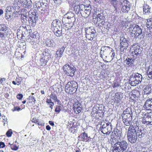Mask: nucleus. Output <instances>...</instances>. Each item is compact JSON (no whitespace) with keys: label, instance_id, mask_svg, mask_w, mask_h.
<instances>
[{"label":"nucleus","instance_id":"obj_31","mask_svg":"<svg viewBox=\"0 0 152 152\" xmlns=\"http://www.w3.org/2000/svg\"><path fill=\"white\" fill-rule=\"evenodd\" d=\"M121 132L118 129H115L113 132L112 135L113 137H118L120 138L121 136Z\"/></svg>","mask_w":152,"mask_h":152},{"label":"nucleus","instance_id":"obj_51","mask_svg":"<svg viewBox=\"0 0 152 152\" xmlns=\"http://www.w3.org/2000/svg\"><path fill=\"white\" fill-rule=\"evenodd\" d=\"M144 129H143L142 127V129L141 128H138L137 132V135H139L141 134V132H145L144 130Z\"/></svg>","mask_w":152,"mask_h":152},{"label":"nucleus","instance_id":"obj_16","mask_svg":"<svg viewBox=\"0 0 152 152\" xmlns=\"http://www.w3.org/2000/svg\"><path fill=\"white\" fill-rule=\"evenodd\" d=\"M143 107L147 110H152V98L147 100Z\"/></svg>","mask_w":152,"mask_h":152},{"label":"nucleus","instance_id":"obj_32","mask_svg":"<svg viewBox=\"0 0 152 152\" xmlns=\"http://www.w3.org/2000/svg\"><path fill=\"white\" fill-rule=\"evenodd\" d=\"M97 20L99 23H101L100 21H104L105 18V16L102 13H98L97 15Z\"/></svg>","mask_w":152,"mask_h":152},{"label":"nucleus","instance_id":"obj_25","mask_svg":"<svg viewBox=\"0 0 152 152\" xmlns=\"http://www.w3.org/2000/svg\"><path fill=\"white\" fill-rule=\"evenodd\" d=\"M43 57L47 59H50V50L48 49H45L42 53Z\"/></svg>","mask_w":152,"mask_h":152},{"label":"nucleus","instance_id":"obj_33","mask_svg":"<svg viewBox=\"0 0 152 152\" xmlns=\"http://www.w3.org/2000/svg\"><path fill=\"white\" fill-rule=\"evenodd\" d=\"M146 26L150 30L152 28V18H150L147 19Z\"/></svg>","mask_w":152,"mask_h":152},{"label":"nucleus","instance_id":"obj_10","mask_svg":"<svg viewBox=\"0 0 152 152\" xmlns=\"http://www.w3.org/2000/svg\"><path fill=\"white\" fill-rule=\"evenodd\" d=\"M29 26H23V29L22 30L23 31L22 32L21 34H20V32L19 31H20V30L18 29L17 30V36L18 38H22V39H24V37H25V35L27 34L28 33H29L31 32V29H29Z\"/></svg>","mask_w":152,"mask_h":152},{"label":"nucleus","instance_id":"obj_35","mask_svg":"<svg viewBox=\"0 0 152 152\" xmlns=\"http://www.w3.org/2000/svg\"><path fill=\"white\" fill-rule=\"evenodd\" d=\"M123 118V121L124 124L126 126H130V124L132 123L131 119Z\"/></svg>","mask_w":152,"mask_h":152},{"label":"nucleus","instance_id":"obj_23","mask_svg":"<svg viewBox=\"0 0 152 152\" xmlns=\"http://www.w3.org/2000/svg\"><path fill=\"white\" fill-rule=\"evenodd\" d=\"M136 58L134 56H133V58L127 57L125 60V61H126V64L129 66H132V65L134 64V60Z\"/></svg>","mask_w":152,"mask_h":152},{"label":"nucleus","instance_id":"obj_27","mask_svg":"<svg viewBox=\"0 0 152 152\" xmlns=\"http://www.w3.org/2000/svg\"><path fill=\"white\" fill-rule=\"evenodd\" d=\"M84 7L83 4H80L79 5H76L74 6V10L76 14L80 13L81 10H82Z\"/></svg>","mask_w":152,"mask_h":152},{"label":"nucleus","instance_id":"obj_43","mask_svg":"<svg viewBox=\"0 0 152 152\" xmlns=\"http://www.w3.org/2000/svg\"><path fill=\"white\" fill-rule=\"evenodd\" d=\"M28 12V11L26 9L24 8L22 9L21 10V15L27 16V14Z\"/></svg>","mask_w":152,"mask_h":152},{"label":"nucleus","instance_id":"obj_3","mask_svg":"<svg viewBox=\"0 0 152 152\" xmlns=\"http://www.w3.org/2000/svg\"><path fill=\"white\" fill-rule=\"evenodd\" d=\"M78 88V84L75 81L68 82L65 86V91L70 94L75 93Z\"/></svg>","mask_w":152,"mask_h":152},{"label":"nucleus","instance_id":"obj_60","mask_svg":"<svg viewBox=\"0 0 152 152\" xmlns=\"http://www.w3.org/2000/svg\"><path fill=\"white\" fill-rule=\"evenodd\" d=\"M145 133V132L144 133L141 132V134L137 135V137H138L140 138H142L144 137Z\"/></svg>","mask_w":152,"mask_h":152},{"label":"nucleus","instance_id":"obj_49","mask_svg":"<svg viewBox=\"0 0 152 152\" xmlns=\"http://www.w3.org/2000/svg\"><path fill=\"white\" fill-rule=\"evenodd\" d=\"M102 25L104 26V28H109L110 27L109 23L108 22H105L104 21H102L101 23Z\"/></svg>","mask_w":152,"mask_h":152},{"label":"nucleus","instance_id":"obj_13","mask_svg":"<svg viewBox=\"0 0 152 152\" xmlns=\"http://www.w3.org/2000/svg\"><path fill=\"white\" fill-rule=\"evenodd\" d=\"M121 42L120 44V51L121 52L126 51L128 46V43L126 39L122 37L120 39Z\"/></svg>","mask_w":152,"mask_h":152},{"label":"nucleus","instance_id":"obj_29","mask_svg":"<svg viewBox=\"0 0 152 152\" xmlns=\"http://www.w3.org/2000/svg\"><path fill=\"white\" fill-rule=\"evenodd\" d=\"M36 10H34V12H31V15H29V18L30 19H32L34 21H36L38 19V15L37 14Z\"/></svg>","mask_w":152,"mask_h":152},{"label":"nucleus","instance_id":"obj_15","mask_svg":"<svg viewBox=\"0 0 152 152\" xmlns=\"http://www.w3.org/2000/svg\"><path fill=\"white\" fill-rule=\"evenodd\" d=\"M36 8L37 9H41L45 10H47L48 9V4L46 3H41L40 2H37L36 3Z\"/></svg>","mask_w":152,"mask_h":152},{"label":"nucleus","instance_id":"obj_7","mask_svg":"<svg viewBox=\"0 0 152 152\" xmlns=\"http://www.w3.org/2000/svg\"><path fill=\"white\" fill-rule=\"evenodd\" d=\"M113 51V49L109 46H102L100 51V56L103 58V56L106 58L109 57L111 52Z\"/></svg>","mask_w":152,"mask_h":152},{"label":"nucleus","instance_id":"obj_58","mask_svg":"<svg viewBox=\"0 0 152 152\" xmlns=\"http://www.w3.org/2000/svg\"><path fill=\"white\" fill-rule=\"evenodd\" d=\"M36 33L35 32H34V34H33L30 35V37H31L32 39H33V41H34L35 39L36 38Z\"/></svg>","mask_w":152,"mask_h":152},{"label":"nucleus","instance_id":"obj_62","mask_svg":"<svg viewBox=\"0 0 152 152\" xmlns=\"http://www.w3.org/2000/svg\"><path fill=\"white\" fill-rule=\"evenodd\" d=\"M139 114L140 115H142V116L141 117H142L143 118V117H146V115H147V114L145 112H144L143 111H140L139 113Z\"/></svg>","mask_w":152,"mask_h":152},{"label":"nucleus","instance_id":"obj_47","mask_svg":"<svg viewBox=\"0 0 152 152\" xmlns=\"http://www.w3.org/2000/svg\"><path fill=\"white\" fill-rule=\"evenodd\" d=\"M65 23V24L64 25V27H65L66 28H67V30L71 29L72 27V26L73 24L72 23Z\"/></svg>","mask_w":152,"mask_h":152},{"label":"nucleus","instance_id":"obj_19","mask_svg":"<svg viewBox=\"0 0 152 152\" xmlns=\"http://www.w3.org/2000/svg\"><path fill=\"white\" fill-rule=\"evenodd\" d=\"M122 1V0L121 1L120 0H116L112 3V4L116 10L117 9L120 10L122 7L121 4Z\"/></svg>","mask_w":152,"mask_h":152},{"label":"nucleus","instance_id":"obj_22","mask_svg":"<svg viewBox=\"0 0 152 152\" xmlns=\"http://www.w3.org/2000/svg\"><path fill=\"white\" fill-rule=\"evenodd\" d=\"M65 15V17H67L70 20V21H72L74 22L75 21V19L74 17L75 15L72 12H69Z\"/></svg>","mask_w":152,"mask_h":152},{"label":"nucleus","instance_id":"obj_17","mask_svg":"<svg viewBox=\"0 0 152 152\" xmlns=\"http://www.w3.org/2000/svg\"><path fill=\"white\" fill-rule=\"evenodd\" d=\"M66 48L64 46L59 48L56 52V57L58 59H59L62 56V54Z\"/></svg>","mask_w":152,"mask_h":152},{"label":"nucleus","instance_id":"obj_9","mask_svg":"<svg viewBox=\"0 0 152 152\" xmlns=\"http://www.w3.org/2000/svg\"><path fill=\"white\" fill-rule=\"evenodd\" d=\"M100 130L104 134L109 135L112 131L111 124L110 123H102Z\"/></svg>","mask_w":152,"mask_h":152},{"label":"nucleus","instance_id":"obj_46","mask_svg":"<svg viewBox=\"0 0 152 152\" xmlns=\"http://www.w3.org/2000/svg\"><path fill=\"white\" fill-rule=\"evenodd\" d=\"M28 21L29 25L33 27L34 26L36 25V21H34V20H32V19H30L29 18L28 19Z\"/></svg>","mask_w":152,"mask_h":152},{"label":"nucleus","instance_id":"obj_64","mask_svg":"<svg viewBox=\"0 0 152 152\" xmlns=\"http://www.w3.org/2000/svg\"><path fill=\"white\" fill-rule=\"evenodd\" d=\"M48 104L50 105V107L51 108V109H52L53 107L54 106V103L52 101L49 102Z\"/></svg>","mask_w":152,"mask_h":152},{"label":"nucleus","instance_id":"obj_14","mask_svg":"<svg viewBox=\"0 0 152 152\" xmlns=\"http://www.w3.org/2000/svg\"><path fill=\"white\" fill-rule=\"evenodd\" d=\"M121 9L122 12L128 13L130 9L129 2L127 0H122Z\"/></svg>","mask_w":152,"mask_h":152},{"label":"nucleus","instance_id":"obj_20","mask_svg":"<svg viewBox=\"0 0 152 152\" xmlns=\"http://www.w3.org/2000/svg\"><path fill=\"white\" fill-rule=\"evenodd\" d=\"M62 27H59V28H55L53 30L54 34L57 37H60L62 35Z\"/></svg>","mask_w":152,"mask_h":152},{"label":"nucleus","instance_id":"obj_41","mask_svg":"<svg viewBox=\"0 0 152 152\" xmlns=\"http://www.w3.org/2000/svg\"><path fill=\"white\" fill-rule=\"evenodd\" d=\"M83 6H84V7H83V9L84 10H87V11H89V12L91 13V5H90L89 4L88 5L83 4Z\"/></svg>","mask_w":152,"mask_h":152},{"label":"nucleus","instance_id":"obj_57","mask_svg":"<svg viewBox=\"0 0 152 152\" xmlns=\"http://www.w3.org/2000/svg\"><path fill=\"white\" fill-rule=\"evenodd\" d=\"M54 3L57 4H60L64 0H53Z\"/></svg>","mask_w":152,"mask_h":152},{"label":"nucleus","instance_id":"obj_40","mask_svg":"<svg viewBox=\"0 0 152 152\" xmlns=\"http://www.w3.org/2000/svg\"><path fill=\"white\" fill-rule=\"evenodd\" d=\"M144 94H149L151 92V87L146 86L144 89Z\"/></svg>","mask_w":152,"mask_h":152},{"label":"nucleus","instance_id":"obj_26","mask_svg":"<svg viewBox=\"0 0 152 152\" xmlns=\"http://www.w3.org/2000/svg\"><path fill=\"white\" fill-rule=\"evenodd\" d=\"M151 7L146 4H144L143 6V12L145 14H149L151 12Z\"/></svg>","mask_w":152,"mask_h":152},{"label":"nucleus","instance_id":"obj_4","mask_svg":"<svg viewBox=\"0 0 152 152\" xmlns=\"http://www.w3.org/2000/svg\"><path fill=\"white\" fill-rule=\"evenodd\" d=\"M142 79V76L138 73L132 74L130 76L129 82L132 86H135L140 83Z\"/></svg>","mask_w":152,"mask_h":152},{"label":"nucleus","instance_id":"obj_18","mask_svg":"<svg viewBox=\"0 0 152 152\" xmlns=\"http://www.w3.org/2000/svg\"><path fill=\"white\" fill-rule=\"evenodd\" d=\"M61 27H62V25L60 20L57 19L53 20L51 24V28L53 30L55 29V28H59Z\"/></svg>","mask_w":152,"mask_h":152},{"label":"nucleus","instance_id":"obj_54","mask_svg":"<svg viewBox=\"0 0 152 152\" xmlns=\"http://www.w3.org/2000/svg\"><path fill=\"white\" fill-rule=\"evenodd\" d=\"M12 130L11 129H9L7 132L6 133V135L8 137H10L12 136Z\"/></svg>","mask_w":152,"mask_h":152},{"label":"nucleus","instance_id":"obj_44","mask_svg":"<svg viewBox=\"0 0 152 152\" xmlns=\"http://www.w3.org/2000/svg\"><path fill=\"white\" fill-rule=\"evenodd\" d=\"M146 73L148 77L152 79V69H151L149 67Z\"/></svg>","mask_w":152,"mask_h":152},{"label":"nucleus","instance_id":"obj_52","mask_svg":"<svg viewBox=\"0 0 152 152\" xmlns=\"http://www.w3.org/2000/svg\"><path fill=\"white\" fill-rule=\"evenodd\" d=\"M13 9V7L12 6H8L7 7L5 10L6 12H10L12 11Z\"/></svg>","mask_w":152,"mask_h":152},{"label":"nucleus","instance_id":"obj_59","mask_svg":"<svg viewBox=\"0 0 152 152\" xmlns=\"http://www.w3.org/2000/svg\"><path fill=\"white\" fill-rule=\"evenodd\" d=\"M82 105L81 106L79 107H77V108L74 109V110L75 111H77L78 113H80V112H81V110H82Z\"/></svg>","mask_w":152,"mask_h":152},{"label":"nucleus","instance_id":"obj_24","mask_svg":"<svg viewBox=\"0 0 152 152\" xmlns=\"http://www.w3.org/2000/svg\"><path fill=\"white\" fill-rule=\"evenodd\" d=\"M146 115V117H143L142 121V123L145 124H147V125L152 124H151L152 121H150L149 118L150 117L149 116V114H147V115Z\"/></svg>","mask_w":152,"mask_h":152},{"label":"nucleus","instance_id":"obj_55","mask_svg":"<svg viewBox=\"0 0 152 152\" xmlns=\"http://www.w3.org/2000/svg\"><path fill=\"white\" fill-rule=\"evenodd\" d=\"M27 99L32 100L31 101V102H32V101H33L34 103H35V102L36 101L35 99L34 96H29L28 98H27Z\"/></svg>","mask_w":152,"mask_h":152},{"label":"nucleus","instance_id":"obj_56","mask_svg":"<svg viewBox=\"0 0 152 152\" xmlns=\"http://www.w3.org/2000/svg\"><path fill=\"white\" fill-rule=\"evenodd\" d=\"M20 110H21V108L18 106L14 107V108L12 109V110L13 112L15 111H19Z\"/></svg>","mask_w":152,"mask_h":152},{"label":"nucleus","instance_id":"obj_45","mask_svg":"<svg viewBox=\"0 0 152 152\" xmlns=\"http://www.w3.org/2000/svg\"><path fill=\"white\" fill-rule=\"evenodd\" d=\"M82 105L77 100L73 104V109H76L77 107H79Z\"/></svg>","mask_w":152,"mask_h":152},{"label":"nucleus","instance_id":"obj_50","mask_svg":"<svg viewBox=\"0 0 152 152\" xmlns=\"http://www.w3.org/2000/svg\"><path fill=\"white\" fill-rule=\"evenodd\" d=\"M27 16L21 15V21L23 23H26L27 22Z\"/></svg>","mask_w":152,"mask_h":152},{"label":"nucleus","instance_id":"obj_6","mask_svg":"<svg viewBox=\"0 0 152 152\" xmlns=\"http://www.w3.org/2000/svg\"><path fill=\"white\" fill-rule=\"evenodd\" d=\"M86 37L88 39L92 40L95 38L96 33V31L92 27H88L85 29Z\"/></svg>","mask_w":152,"mask_h":152},{"label":"nucleus","instance_id":"obj_48","mask_svg":"<svg viewBox=\"0 0 152 152\" xmlns=\"http://www.w3.org/2000/svg\"><path fill=\"white\" fill-rule=\"evenodd\" d=\"M50 98L53 99L55 102H59V100H58L56 95L52 93L50 96Z\"/></svg>","mask_w":152,"mask_h":152},{"label":"nucleus","instance_id":"obj_42","mask_svg":"<svg viewBox=\"0 0 152 152\" xmlns=\"http://www.w3.org/2000/svg\"><path fill=\"white\" fill-rule=\"evenodd\" d=\"M132 113V109L131 107H128L123 112L122 114Z\"/></svg>","mask_w":152,"mask_h":152},{"label":"nucleus","instance_id":"obj_5","mask_svg":"<svg viewBox=\"0 0 152 152\" xmlns=\"http://www.w3.org/2000/svg\"><path fill=\"white\" fill-rule=\"evenodd\" d=\"M63 69L64 73L67 76L73 77L76 70V68L74 66L72 67L69 64H65L63 66Z\"/></svg>","mask_w":152,"mask_h":152},{"label":"nucleus","instance_id":"obj_39","mask_svg":"<svg viewBox=\"0 0 152 152\" xmlns=\"http://www.w3.org/2000/svg\"><path fill=\"white\" fill-rule=\"evenodd\" d=\"M122 118L131 119L132 120V113L122 114Z\"/></svg>","mask_w":152,"mask_h":152},{"label":"nucleus","instance_id":"obj_1","mask_svg":"<svg viewBox=\"0 0 152 152\" xmlns=\"http://www.w3.org/2000/svg\"><path fill=\"white\" fill-rule=\"evenodd\" d=\"M128 145L124 140L117 141L113 146V152H124L127 150Z\"/></svg>","mask_w":152,"mask_h":152},{"label":"nucleus","instance_id":"obj_36","mask_svg":"<svg viewBox=\"0 0 152 152\" xmlns=\"http://www.w3.org/2000/svg\"><path fill=\"white\" fill-rule=\"evenodd\" d=\"M8 27L5 24H0V31H6L8 30Z\"/></svg>","mask_w":152,"mask_h":152},{"label":"nucleus","instance_id":"obj_21","mask_svg":"<svg viewBox=\"0 0 152 152\" xmlns=\"http://www.w3.org/2000/svg\"><path fill=\"white\" fill-rule=\"evenodd\" d=\"M132 96L133 97V99L136 100L138 99L140 96V92L137 90H133L132 92Z\"/></svg>","mask_w":152,"mask_h":152},{"label":"nucleus","instance_id":"obj_63","mask_svg":"<svg viewBox=\"0 0 152 152\" xmlns=\"http://www.w3.org/2000/svg\"><path fill=\"white\" fill-rule=\"evenodd\" d=\"M137 152H148L146 150L145 148H142V149L137 151Z\"/></svg>","mask_w":152,"mask_h":152},{"label":"nucleus","instance_id":"obj_34","mask_svg":"<svg viewBox=\"0 0 152 152\" xmlns=\"http://www.w3.org/2000/svg\"><path fill=\"white\" fill-rule=\"evenodd\" d=\"M49 60V59H46L42 57L40 60V66H45L46 65L48 61Z\"/></svg>","mask_w":152,"mask_h":152},{"label":"nucleus","instance_id":"obj_53","mask_svg":"<svg viewBox=\"0 0 152 152\" xmlns=\"http://www.w3.org/2000/svg\"><path fill=\"white\" fill-rule=\"evenodd\" d=\"M10 148L12 150L15 151L17 150L18 148V146H17L15 145H11Z\"/></svg>","mask_w":152,"mask_h":152},{"label":"nucleus","instance_id":"obj_61","mask_svg":"<svg viewBox=\"0 0 152 152\" xmlns=\"http://www.w3.org/2000/svg\"><path fill=\"white\" fill-rule=\"evenodd\" d=\"M61 107V106H57L56 107V108L55 109V111L56 112L59 113L61 110V109L60 108Z\"/></svg>","mask_w":152,"mask_h":152},{"label":"nucleus","instance_id":"obj_30","mask_svg":"<svg viewBox=\"0 0 152 152\" xmlns=\"http://www.w3.org/2000/svg\"><path fill=\"white\" fill-rule=\"evenodd\" d=\"M46 46L54 48L55 47V44L53 40H48L46 42Z\"/></svg>","mask_w":152,"mask_h":152},{"label":"nucleus","instance_id":"obj_28","mask_svg":"<svg viewBox=\"0 0 152 152\" xmlns=\"http://www.w3.org/2000/svg\"><path fill=\"white\" fill-rule=\"evenodd\" d=\"M80 13L82 17L87 18L89 16L91 13L89 12V11L86 10L82 9V10H81Z\"/></svg>","mask_w":152,"mask_h":152},{"label":"nucleus","instance_id":"obj_38","mask_svg":"<svg viewBox=\"0 0 152 152\" xmlns=\"http://www.w3.org/2000/svg\"><path fill=\"white\" fill-rule=\"evenodd\" d=\"M80 136L83 141L86 142L88 141V135L85 132H84L81 134Z\"/></svg>","mask_w":152,"mask_h":152},{"label":"nucleus","instance_id":"obj_8","mask_svg":"<svg viewBox=\"0 0 152 152\" xmlns=\"http://www.w3.org/2000/svg\"><path fill=\"white\" fill-rule=\"evenodd\" d=\"M130 28L131 30H130L129 33L132 37H135V36L138 37L142 34V28L138 25H136L133 27H132Z\"/></svg>","mask_w":152,"mask_h":152},{"label":"nucleus","instance_id":"obj_37","mask_svg":"<svg viewBox=\"0 0 152 152\" xmlns=\"http://www.w3.org/2000/svg\"><path fill=\"white\" fill-rule=\"evenodd\" d=\"M62 22L63 23H73L72 21H70V20L67 17H65V15H64L62 19Z\"/></svg>","mask_w":152,"mask_h":152},{"label":"nucleus","instance_id":"obj_11","mask_svg":"<svg viewBox=\"0 0 152 152\" xmlns=\"http://www.w3.org/2000/svg\"><path fill=\"white\" fill-rule=\"evenodd\" d=\"M17 3L18 5L20 4L21 6L28 9L31 8L32 7L31 0H19Z\"/></svg>","mask_w":152,"mask_h":152},{"label":"nucleus","instance_id":"obj_2","mask_svg":"<svg viewBox=\"0 0 152 152\" xmlns=\"http://www.w3.org/2000/svg\"><path fill=\"white\" fill-rule=\"evenodd\" d=\"M127 139L129 142L132 143L136 142L137 139V132L134 126L131 125L128 129Z\"/></svg>","mask_w":152,"mask_h":152},{"label":"nucleus","instance_id":"obj_12","mask_svg":"<svg viewBox=\"0 0 152 152\" xmlns=\"http://www.w3.org/2000/svg\"><path fill=\"white\" fill-rule=\"evenodd\" d=\"M132 56L137 58V56L140 54L142 52V49L140 46L136 44L132 45Z\"/></svg>","mask_w":152,"mask_h":152}]
</instances>
